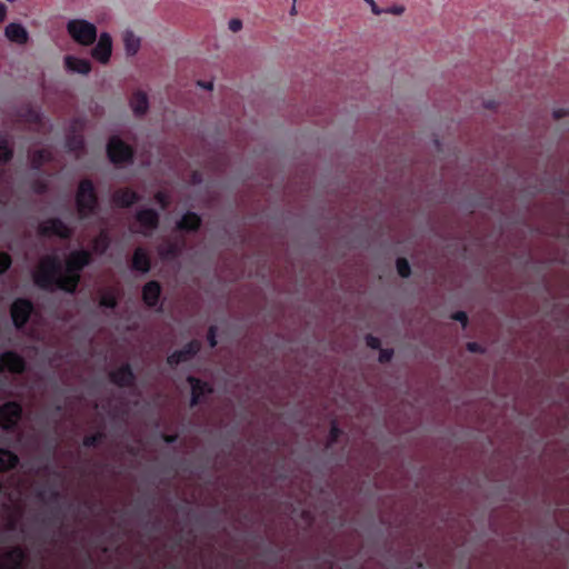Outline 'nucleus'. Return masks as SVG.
Returning <instances> with one entry per match:
<instances>
[{
  "instance_id": "nucleus-11",
  "label": "nucleus",
  "mask_w": 569,
  "mask_h": 569,
  "mask_svg": "<svg viewBox=\"0 0 569 569\" xmlns=\"http://www.w3.org/2000/svg\"><path fill=\"white\" fill-rule=\"evenodd\" d=\"M122 41L124 52L128 57H134L141 48V37L138 36L132 29H126L122 32Z\"/></svg>"
},
{
  "instance_id": "nucleus-12",
  "label": "nucleus",
  "mask_w": 569,
  "mask_h": 569,
  "mask_svg": "<svg viewBox=\"0 0 569 569\" xmlns=\"http://www.w3.org/2000/svg\"><path fill=\"white\" fill-rule=\"evenodd\" d=\"M4 34L9 41L26 44L29 40V33L21 23H9L4 29Z\"/></svg>"
},
{
  "instance_id": "nucleus-15",
  "label": "nucleus",
  "mask_w": 569,
  "mask_h": 569,
  "mask_svg": "<svg viewBox=\"0 0 569 569\" xmlns=\"http://www.w3.org/2000/svg\"><path fill=\"white\" fill-rule=\"evenodd\" d=\"M161 287L157 281H149L142 288V299L148 307H156L159 302Z\"/></svg>"
},
{
  "instance_id": "nucleus-3",
  "label": "nucleus",
  "mask_w": 569,
  "mask_h": 569,
  "mask_svg": "<svg viewBox=\"0 0 569 569\" xmlns=\"http://www.w3.org/2000/svg\"><path fill=\"white\" fill-rule=\"evenodd\" d=\"M97 198L93 186L89 180H83L79 184L77 192V208L81 219L89 217L94 212Z\"/></svg>"
},
{
  "instance_id": "nucleus-38",
  "label": "nucleus",
  "mask_w": 569,
  "mask_h": 569,
  "mask_svg": "<svg viewBox=\"0 0 569 569\" xmlns=\"http://www.w3.org/2000/svg\"><path fill=\"white\" fill-rule=\"evenodd\" d=\"M467 349L470 352H481L482 351L481 347L477 342H468Z\"/></svg>"
},
{
  "instance_id": "nucleus-31",
  "label": "nucleus",
  "mask_w": 569,
  "mask_h": 569,
  "mask_svg": "<svg viewBox=\"0 0 569 569\" xmlns=\"http://www.w3.org/2000/svg\"><path fill=\"white\" fill-rule=\"evenodd\" d=\"M228 27L232 32H238L242 29V22L239 19H231L228 22Z\"/></svg>"
},
{
  "instance_id": "nucleus-26",
  "label": "nucleus",
  "mask_w": 569,
  "mask_h": 569,
  "mask_svg": "<svg viewBox=\"0 0 569 569\" xmlns=\"http://www.w3.org/2000/svg\"><path fill=\"white\" fill-rule=\"evenodd\" d=\"M11 158V150L4 137L0 136V161H8Z\"/></svg>"
},
{
  "instance_id": "nucleus-44",
  "label": "nucleus",
  "mask_w": 569,
  "mask_h": 569,
  "mask_svg": "<svg viewBox=\"0 0 569 569\" xmlns=\"http://www.w3.org/2000/svg\"><path fill=\"white\" fill-rule=\"evenodd\" d=\"M201 87L204 89L211 90L213 88V83L212 82L202 83Z\"/></svg>"
},
{
  "instance_id": "nucleus-6",
  "label": "nucleus",
  "mask_w": 569,
  "mask_h": 569,
  "mask_svg": "<svg viewBox=\"0 0 569 569\" xmlns=\"http://www.w3.org/2000/svg\"><path fill=\"white\" fill-rule=\"evenodd\" d=\"M108 154L112 162L124 163L131 160L132 150L118 138H111L108 143Z\"/></svg>"
},
{
  "instance_id": "nucleus-17",
  "label": "nucleus",
  "mask_w": 569,
  "mask_h": 569,
  "mask_svg": "<svg viewBox=\"0 0 569 569\" xmlns=\"http://www.w3.org/2000/svg\"><path fill=\"white\" fill-rule=\"evenodd\" d=\"M200 217L193 212L184 213L177 222V229L181 231H194L200 226Z\"/></svg>"
},
{
  "instance_id": "nucleus-32",
  "label": "nucleus",
  "mask_w": 569,
  "mask_h": 569,
  "mask_svg": "<svg viewBox=\"0 0 569 569\" xmlns=\"http://www.w3.org/2000/svg\"><path fill=\"white\" fill-rule=\"evenodd\" d=\"M156 200L161 206V208H166L169 203L168 196L164 192H158L156 194Z\"/></svg>"
},
{
  "instance_id": "nucleus-34",
  "label": "nucleus",
  "mask_w": 569,
  "mask_h": 569,
  "mask_svg": "<svg viewBox=\"0 0 569 569\" xmlns=\"http://www.w3.org/2000/svg\"><path fill=\"white\" fill-rule=\"evenodd\" d=\"M391 357H392V350H389V349L381 350V352L379 355V361L387 362L391 359Z\"/></svg>"
},
{
  "instance_id": "nucleus-4",
  "label": "nucleus",
  "mask_w": 569,
  "mask_h": 569,
  "mask_svg": "<svg viewBox=\"0 0 569 569\" xmlns=\"http://www.w3.org/2000/svg\"><path fill=\"white\" fill-rule=\"evenodd\" d=\"M96 46L91 49V57L100 62L107 64L112 54V38L108 32L100 33Z\"/></svg>"
},
{
  "instance_id": "nucleus-33",
  "label": "nucleus",
  "mask_w": 569,
  "mask_h": 569,
  "mask_svg": "<svg viewBox=\"0 0 569 569\" xmlns=\"http://www.w3.org/2000/svg\"><path fill=\"white\" fill-rule=\"evenodd\" d=\"M452 319L461 322L463 327L467 325V321H468L467 313L463 311H458V312L453 313Z\"/></svg>"
},
{
  "instance_id": "nucleus-13",
  "label": "nucleus",
  "mask_w": 569,
  "mask_h": 569,
  "mask_svg": "<svg viewBox=\"0 0 569 569\" xmlns=\"http://www.w3.org/2000/svg\"><path fill=\"white\" fill-rule=\"evenodd\" d=\"M8 369L12 372H21L24 369V361L13 352L0 355V370Z\"/></svg>"
},
{
  "instance_id": "nucleus-35",
  "label": "nucleus",
  "mask_w": 569,
  "mask_h": 569,
  "mask_svg": "<svg viewBox=\"0 0 569 569\" xmlns=\"http://www.w3.org/2000/svg\"><path fill=\"white\" fill-rule=\"evenodd\" d=\"M367 345H368L370 348H372V349H377V348H379V346H380V340H379L378 338H376V337H371V336H369V337L367 338Z\"/></svg>"
},
{
  "instance_id": "nucleus-29",
  "label": "nucleus",
  "mask_w": 569,
  "mask_h": 569,
  "mask_svg": "<svg viewBox=\"0 0 569 569\" xmlns=\"http://www.w3.org/2000/svg\"><path fill=\"white\" fill-rule=\"evenodd\" d=\"M10 263H11L10 257L6 253H0V273L6 271L9 268Z\"/></svg>"
},
{
  "instance_id": "nucleus-8",
  "label": "nucleus",
  "mask_w": 569,
  "mask_h": 569,
  "mask_svg": "<svg viewBox=\"0 0 569 569\" xmlns=\"http://www.w3.org/2000/svg\"><path fill=\"white\" fill-rule=\"evenodd\" d=\"M32 311V306L29 301L19 299L12 303L11 317L16 327H21L27 322Z\"/></svg>"
},
{
  "instance_id": "nucleus-43",
  "label": "nucleus",
  "mask_w": 569,
  "mask_h": 569,
  "mask_svg": "<svg viewBox=\"0 0 569 569\" xmlns=\"http://www.w3.org/2000/svg\"><path fill=\"white\" fill-rule=\"evenodd\" d=\"M6 7L4 4L0 3V22L3 21V19L6 18Z\"/></svg>"
},
{
  "instance_id": "nucleus-37",
  "label": "nucleus",
  "mask_w": 569,
  "mask_h": 569,
  "mask_svg": "<svg viewBox=\"0 0 569 569\" xmlns=\"http://www.w3.org/2000/svg\"><path fill=\"white\" fill-rule=\"evenodd\" d=\"M371 8V11L379 16L381 14L382 10L378 8V6L376 4L375 0H365Z\"/></svg>"
},
{
  "instance_id": "nucleus-30",
  "label": "nucleus",
  "mask_w": 569,
  "mask_h": 569,
  "mask_svg": "<svg viewBox=\"0 0 569 569\" xmlns=\"http://www.w3.org/2000/svg\"><path fill=\"white\" fill-rule=\"evenodd\" d=\"M340 435H341V431L338 429V427L335 423H332L331 429H330L328 445L330 446L332 442H335Z\"/></svg>"
},
{
  "instance_id": "nucleus-42",
  "label": "nucleus",
  "mask_w": 569,
  "mask_h": 569,
  "mask_svg": "<svg viewBox=\"0 0 569 569\" xmlns=\"http://www.w3.org/2000/svg\"><path fill=\"white\" fill-rule=\"evenodd\" d=\"M94 442H96V437H87L83 440V445L87 447L92 446Z\"/></svg>"
},
{
  "instance_id": "nucleus-41",
  "label": "nucleus",
  "mask_w": 569,
  "mask_h": 569,
  "mask_svg": "<svg viewBox=\"0 0 569 569\" xmlns=\"http://www.w3.org/2000/svg\"><path fill=\"white\" fill-rule=\"evenodd\" d=\"M82 144V140L80 138H74L71 142H70V148L71 149H76L77 147L81 146Z\"/></svg>"
},
{
  "instance_id": "nucleus-36",
  "label": "nucleus",
  "mask_w": 569,
  "mask_h": 569,
  "mask_svg": "<svg viewBox=\"0 0 569 569\" xmlns=\"http://www.w3.org/2000/svg\"><path fill=\"white\" fill-rule=\"evenodd\" d=\"M405 11V8L401 7V6H395L392 8H389L386 10V12H389V13H392V14H396V16H400Z\"/></svg>"
},
{
  "instance_id": "nucleus-28",
  "label": "nucleus",
  "mask_w": 569,
  "mask_h": 569,
  "mask_svg": "<svg viewBox=\"0 0 569 569\" xmlns=\"http://www.w3.org/2000/svg\"><path fill=\"white\" fill-rule=\"evenodd\" d=\"M100 305L107 308H114L117 305L116 297L110 292L103 293L100 299Z\"/></svg>"
},
{
  "instance_id": "nucleus-5",
  "label": "nucleus",
  "mask_w": 569,
  "mask_h": 569,
  "mask_svg": "<svg viewBox=\"0 0 569 569\" xmlns=\"http://www.w3.org/2000/svg\"><path fill=\"white\" fill-rule=\"evenodd\" d=\"M63 67L69 74H78L87 77L92 69L91 62L74 54H66L63 57Z\"/></svg>"
},
{
  "instance_id": "nucleus-27",
  "label": "nucleus",
  "mask_w": 569,
  "mask_h": 569,
  "mask_svg": "<svg viewBox=\"0 0 569 569\" xmlns=\"http://www.w3.org/2000/svg\"><path fill=\"white\" fill-rule=\"evenodd\" d=\"M397 271L402 278L410 276V266L406 259L399 258L397 260Z\"/></svg>"
},
{
  "instance_id": "nucleus-19",
  "label": "nucleus",
  "mask_w": 569,
  "mask_h": 569,
  "mask_svg": "<svg viewBox=\"0 0 569 569\" xmlns=\"http://www.w3.org/2000/svg\"><path fill=\"white\" fill-rule=\"evenodd\" d=\"M137 200V193L131 190H119L113 194V201L119 207H129Z\"/></svg>"
},
{
  "instance_id": "nucleus-9",
  "label": "nucleus",
  "mask_w": 569,
  "mask_h": 569,
  "mask_svg": "<svg viewBox=\"0 0 569 569\" xmlns=\"http://www.w3.org/2000/svg\"><path fill=\"white\" fill-rule=\"evenodd\" d=\"M21 415V408L16 402L6 403L0 408V426L10 428L17 423Z\"/></svg>"
},
{
  "instance_id": "nucleus-46",
  "label": "nucleus",
  "mask_w": 569,
  "mask_h": 569,
  "mask_svg": "<svg viewBox=\"0 0 569 569\" xmlns=\"http://www.w3.org/2000/svg\"><path fill=\"white\" fill-rule=\"evenodd\" d=\"M174 439H176L174 437H166V438H164V440H166L167 442H172V441H174Z\"/></svg>"
},
{
  "instance_id": "nucleus-18",
  "label": "nucleus",
  "mask_w": 569,
  "mask_h": 569,
  "mask_svg": "<svg viewBox=\"0 0 569 569\" xmlns=\"http://www.w3.org/2000/svg\"><path fill=\"white\" fill-rule=\"evenodd\" d=\"M132 267L137 271H141V272L149 271L150 260H149L147 252L143 249H141V248L136 249V251L133 253V258H132Z\"/></svg>"
},
{
  "instance_id": "nucleus-22",
  "label": "nucleus",
  "mask_w": 569,
  "mask_h": 569,
  "mask_svg": "<svg viewBox=\"0 0 569 569\" xmlns=\"http://www.w3.org/2000/svg\"><path fill=\"white\" fill-rule=\"evenodd\" d=\"M149 102V96L147 91L142 89L134 90L130 99L131 107H146Z\"/></svg>"
},
{
  "instance_id": "nucleus-40",
  "label": "nucleus",
  "mask_w": 569,
  "mask_h": 569,
  "mask_svg": "<svg viewBox=\"0 0 569 569\" xmlns=\"http://www.w3.org/2000/svg\"><path fill=\"white\" fill-rule=\"evenodd\" d=\"M566 116V109H556L553 112V117L556 119L562 118Z\"/></svg>"
},
{
  "instance_id": "nucleus-20",
  "label": "nucleus",
  "mask_w": 569,
  "mask_h": 569,
  "mask_svg": "<svg viewBox=\"0 0 569 569\" xmlns=\"http://www.w3.org/2000/svg\"><path fill=\"white\" fill-rule=\"evenodd\" d=\"M132 378V372L128 366H122L111 373L112 381L118 386L129 385Z\"/></svg>"
},
{
  "instance_id": "nucleus-10",
  "label": "nucleus",
  "mask_w": 569,
  "mask_h": 569,
  "mask_svg": "<svg viewBox=\"0 0 569 569\" xmlns=\"http://www.w3.org/2000/svg\"><path fill=\"white\" fill-rule=\"evenodd\" d=\"M40 232L46 236L57 234L66 238L70 234V229L61 220L49 219L41 223Z\"/></svg>"
},
{
  "instance_id": "nucleus-16",
  "label": "nucleus",
  "mask_w": 569,
  "mask_h": 569,
  "mask_svg": "<svg viewBox=\"0 0 569 569\" xmlns=\"http://www.w3.org/2000/svg\"><path fill=\"white\" fill-rule=\"evenodd\" d=\"M187 382L191 389V406L197 405L204 395L211 392V388H209L206 382H201L198 379L189 377Z\"/></svg>"
},
{
  "instance_id": "nucleus-7",
  "label": "nucleus",
  "mask_w": 569,
  "mask_h": 569,
  "mask_svg": "<svg viewBox=\"0 0 569 569\" xmlns=\"http://www.w3.org/2000/svg\"><path fill=\"white\" fill-rule=\"evenodd\" d=\"M158 213L152 209L140 210L137 213V221L139 223V232L149 236L158 227Z\"/></svg>"
},
{
  "instance_id": "nucleus-1",
  "label": "nucleus",
  "mask_w": 569,
  "mask_h": 569,
  "mask_svg": "<svg viewBox=\"0 0 569 569\" xmlns=\"http://www.w3.org/2000/svg\"><path fill=\"white\" fill-rule=\"evenodd\" d=\"M90 262L88 251H73L66 261L64 268L56 256L41 259L34 272V282L44 289L59 288L73 292L80 280V271Z\"/></svg>"
},
{
  "instance_id": "nucleus-23",
  "label": "nucleus",
  "mask_w": 569,
  "mask_h": 569,
  "mask_svg": "<svg viewBox=\"0 0 569 569\" xmlns=\"http://www.w3.org/2000/svg\"><path fill=\"white\" fill-rule=\"evenodd\" d=\"M18 462L17 456L8 450L0 449V470L13 467Z\"/></svg>"
},
{
  "instance_id": "nucleus-45",
  "label": "nucleus",
  "mask_w": 569,
  "mask_h": 569,
  "mask_svg": "<svg viewBox=\"0 0 569 569\" xmlns=\"http://www.w3.org/2000/svg\"><path fill=\"white\" fill-rule=\"evenodd\" d=\"M38 156H39L40 159H47L48 158V153L46 151H40Z\"/></svg>"
},
{
  "instance_id": "nucleus-25",
  "label": "nucleus",
  "mask_w": 569,
  "mask_h": 569,
  "mask_svg": "<svg viewBox=\"0 0 569 569\" xmlns=\"http://www.w3.org/2000/svg\"><path fill=\"white\" fill-rule=\"evenodd\" d=\"M109 240L107 234L101 233L93 243V250L102 253L108 247Z\"/></svg>"
},
{
  "instance_id": "nucleus-39",
  "label": "nucleus",
  "mask_w": 569,
  "mask_h": 569,
  "mask_svg": "<svg viewBox=\"0 0 569 569\" xmlns=\"http://www.w3.org/2000/svg\"><path fill=\"white\" fill-rule=\"evenodd\" d=\"M208 340H209V343H210L211 347L216 346L217 341L214 339V330H213V328H210V330H209Z\"/></svg>"
},
{
  "instance_id": "nucleus-24",
  "label": "nucleus",
  "mask_w": 569,
  "mask_h": 569,
  "mask_svg": "<svg viewBox=\"0 0 569 569\" xmlns=\"http://www.w3.org/2000/svg\"><path fill=\"white\" fill-rule=\"evenodd\" d=\"M179 249H180V247L177 242H174V243L170 242V243H167L163 247H161L159 253L163 258H172L178 253Z\"/></svg>"
},
{
  "instance_id": "nucleus-14",
  "label": "nucleus",
  "mask_w": 569,
  "mask_h": 569,
  "mask_svg": "<svg viewBox=\"0 0 569 569\" xmlns=\"http://www.w3.org/2000/svg\"><path fill=\"white\" fill-rule=\"evenodd\" d=\"M200 349V343L198 341L189 342L183 349L173 352L168 357L169 365H178L180 362H184L189 360V358L196 355Z\"/></svg>"
},
{
  "instance_id": "nucleus-2",
  "label": "nucleus",
  "mask_w": 569,
  "mask_h": 569,
  "mask_svg": "<svg viewBox=\"0 0 569 569\" xmlns=\"http://www.w3.org/2000/svg\"><path fill=\"white\" fill-rule=\"evenodd\" d=\"M67 31L74 42L83 47L93 44L98 38L97 27L86 19L68 21Z\"/></svg>"
},
{
  "instance_id": "nucleus-21",
  "label": "nucleus",
  "mask_w": 569,
  "mask_h": 569,
  "mask_svg": "<svg viewBox=\"0 0 569 569\" xmlns=\"http://www.w3.org/2000/svg\"><path fill=\"white\" fill-rule=\"evenodd\" d=\"M23 560V553L19 549L9 552L3 559V567L6 569H17Z\"/></svg>"
}]
</instances>
